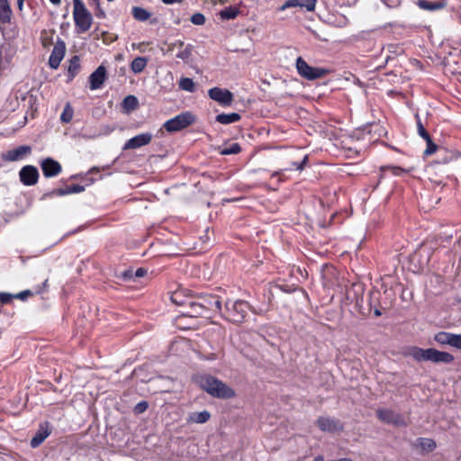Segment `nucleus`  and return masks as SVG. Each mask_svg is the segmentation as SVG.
<instances>
[{"mask_svg": "<svg viewBox=\"0 0 461 461\" xmlns=\"http://www.w3.org/2000/svg\"><path fill=\"white\" fill-rule=\"evenodd\" d=\"M197 383L210 395L219 399H230L235 396V391L218 378L203 375L197 376Z\"/></svg>", "mask_w": 461, "mask_h": 461, "instance_id": "nucleus-1", "label": "nucleus"}, {"mask_svg": "<svg viewBox=\"0 0 461 461\" xmlns=\"http://www.w3.org/2000/svg\"><path fill=\"white\" fill-rule=\"evenodd\" d=\"M406 355L411 357L418 362L429 361L432 363L450 364L455 359L452 354L439 351L432 348L423 349L419 347H411L408 349Z\"/></svg>", "mask_w": 461, "mask_h": 461, "instance_id": "nucleus-2", "label": "nucleus"}, {"mask_svg": "<svg viewBox=\"0 0 461 461\" xmlns=\"http://www.w3.org/2000/svg\"><path fill=\"white\" fill-rule=\"evenodd\" d=\"M73 18L78 33L87 32L93 23V16L82 0H73Z\"/></svg>", "mask_w": 461, "mask_h": 461, "instance_id": "nucleus-3", "label": "nucleus"}, {"mask_svg": "<svg viewBox=\"0 0 461 461\" xmlns=\"http://www.w3.org/2000/svg\"><path fill=\"white\" fill-rule=\"evenodd\" d=\"M249 310V305L243 300H227L223 316L233 323H241Z\"/></svg>", "mask_w": 461, "mask_h": 461, "instance_id": "nucleus-4", "label": "nucleus"}, {"mask_svg": "<svg viewBox=\"0 0 461 461\" xmlns=\"http://www.w3.org/2000/svg\"><path fill=\"white\" fill-rule=\"evenodd\" d=\"M296 69L301 77L308 80L321 78L330 72L329 69L308 65L302 57L296 59Z\"/></svg>", "mask_w": 461, "mask_h": 461, "instance_id": "nucleus-5", "label": "nucleus"}, {"mask_svg": "<svg viewBox=\"0 0 461 461\" xmlns=\"http://www.w3.org/2000/svg\"><path fill=\"white\" fill-rule=\"evenodd\" d=\"M194 121L195 117L192 113L185 112L167 120L164 123V128L168 132H175L188 127L194 122Z\"/></svg>", "mask_w": 461, "mask_h": 461, "instance_id": "nucleus-6", "label": "nucleus"}, {"mask_svg": "<svg viewBox=\"0 0 461 461\" xmlns=\"http://www.w3.org/2000/svg\"><path fill=\"white\" fill-rule=\"evenodd\" d=\"M32 153V147L22 145L2 153V158L7 162H15L25 159Z\"/></svg>", "mask_w": 461, "mask_h": 461, "instance_id": "nucleus-7", "label": "nucleus"}, {"mask_svg": "<svg viewBox=\"0 0 461 461\" xmlns=\"http://www.w3.org/2000/svg\"><path fill=\"white\" fill-rule=\"evenodd\" d=\"M377 418L387 424H393L394 426L404 427L406 422L403 417L392 410L389 409H378L376 411Z\"/></svg>", "mask_w": 461, "mask_h": 461, "instance_id": "nucleus-8", "label": "nucleus"}, {"mask_svg": "<svg viewBox=\"0 0 461 461\" xmlns=\"http://www.w3.org/2000/svg\"><path fill=\"white\" fill-rule=\"evenodd\" d=\"M208 95L221 106H230L233 102V94L226 88L212 87L209 89Z\"/></svg>", "mask_w": 461, "mask_h": 461, "instance_id": "nucleus-9", "label": "nucleus"}, {"mask_svg": "<svg viewBox=\"0 0 461 461\" xmlns=\"http://www.w3.org/2000/svg\"><path fill=\"white\" fill-rule=\"evenodd\" d=\"M39 171L36 167L26 165L19 171V178L23 185L26 186L34 185L39 180Z\"/></svg>", "mask_w": 461, "mask_h": 461, "instance_id": "nucleus-10", "label": "nucleus"}, {"mask_svg": "<svg viewBox=\"0 0 461 461\" xmlns=\"http://www.w3.org/2000/svg\"><path fill=\"white\" fill-rule=\"evenodd\" d=\"M65 52L66 44L61 39H59L49 58V66L53 69H57L65 56Z\"/></svg>", "mask_w": 461, "mask_h": 461, "instance_id": "nucleus-11", "label": "nucleus"}, {"mask_svg": "<svg viewBox=\"0 0 461 461\" xmlns=\"http://www.w3.org/2000/svg\"><path fill=\"white\" fill-rule=\"evenodd\" d=\"M198 299L200 301V306H202L205 313L209 312H221V303L217 295L205 294Z\"/></svg>", "mask_w": 461, "mask_h": 461, "instance_id": "nucleus-12", "label": "nucleus"}, {"mask_svg": "<svg viewBox=\"0 0 461 461\" xmlns=\"http://www.w3.org/2000/svg\"><path fill=\"white\" fill-rule=\"evenodd\" d=\"M153 138L152 133L143 132L128 140L123 145V150L135 149L150 143Z\"/></svg>", "mask_w": 461, "mask_h": 461, "instance_id": "nucleus-13", "label": "nucleus"}, {"mask_svg": "<svg viewBox=\"0 0 461 461\" xmlns=\"http://www.w3.org/2000/svg\"><path fill=\"white\" fill-rule=\"evenodd\" d=\"M41 167L45 177H54L60 174L62 167L57 160L47 158L41 160Z\"/></svg>", "mask_w": 461, "mask_h": 461, "instance_id": "nucleus-14", "label": "nucleus"}, {"mask_svg": "<svg viewBox=\"0 0 461 461\" xmlns=\"http://www.w3.org/2000/svg\"><path fill=\"white\" fill-rule=\"evenodd\" d=\"M317 425L321 430L325 432H335L343 429V425L339 420L330 417H320L317 420Z\"/></svg>", "mask_w": 461, "mask_h": 461, "instance_id": "nucleus-15", "label": "nucleus"}, {"mask_svg": "<svg viewBox=\"0 0 461 461\" xmlns=\"http://www.w3.org/2000/svg\"><path fill=\"white\" fill-rule=\"evenodd\" d=\"M106 79V68L99 66L89 77V87L91 90L99 89Z\"/></svg>", "mask_w": 461, "mask_h": 461, "instance_id": "nucleus-16", "label": "nucleus"}, {"mask_svg": "<svg viewBox=\"0 0 461 461\" xmlns=\"http://www.w3.org/2000/svg\"><path fill=\"white\" fill-rule=\"evenodd\" d=\"M317 0H287L279 7V11H285L291 7L304 8L308 12H312L315 9Z\"/></svg>", "mask_w": 461, "mask_h": 461, "instance_id": "nucleus-17", "label": "nucleus"}, {"mask_svg": "<svg viewBox=\"0 0 461 461\" xmlns=\"http://www.w3.org/2000/svg\"><path fill=\"white\" fill-rule=\"evenodd\" d=\"M50 434V430L49 429V423L45 422L40 425L38 431L32 438L30 445L32 447H38Z\"/></svg>", "mask_w": 461, "mask_h": 461, "instance_id": "nucleus-18", "label": "nucleus"}, {"mask_svg": "<svg viewBox=\"0 0 461 461\" xmlns=\"http://www.w3.org/2000/svg\"><path fill=\"white\" fill-rule=\"evenodd\" d=\"M455 333L439 331L434 336V340L439 345H447L453 348Z\"/></svg>", "mask_w": 461, "mask_h": 461, "instance_id": "nucleus-19", "label": "nucleus"}, {"mask_svg": "<svg viewBox=\"0 0 461 461\" xmlns=\"http://www.w3.org/2000/svg\"><path fill=\"white\" fill-rule=\"evenodd\" d=\"M85 190V187L81 185L75 184L70 186H67L65 188H58L51 192L52 194H56L59 196H64L70 194H79Z\"/></svg>", "mask_w": 461, "mask_h": 461, "instance_id": "nucleus-20", "label": "nucleus"}, {"mask_svg": "<svg viewBox=\"0 0 461 461\" xmlns=\"http://www.w3.org/2000/svg\"><path fill=\"white\" fill-rule=\"evenodd\" d=\"M13 53L9 46L2 45L0 47V69L6 68L12 59Z\"/></svg>", "mask_w": 461, "mask_h": 461, "instance_id": "nucleus-21", "label": "nucleus"}, {"mask_svg": "<svg viewBox=\"0 0 461 461\" xmlns=\"http://www.w3.org/2000/svg\"><path fill=\"white\" fill-rule=\"evenodd\" d=\"M241 116L238 113H220L216 115L215 120L217 122L221 124H230L237 122L240 120Z\"/></svg>", "mask_w": 461, "mask_h": 461, "instance_id": "nucleus-22", "label": "nucleus"}, {"mask_svg": "<svg viewBox=\"0 0 461 461\" xmlns=\"http://www.w3.org/2000/svg\"><path fill=\"white\" fill-rule=\"evenodd\" d=\"M417 5L422 9L427 11H437L441 10L445 7V4L442 2H429L426 0H418Z\"/></svg>", "mask_w": 461, "mask_h": 461, "instance_id": "nucleus-23", "label": "nucleus"}, {"mask_svg": "<svg viewBox=\"0 0 461 461\" xmlns=\"http://www.w3.org/2000/svg\"><path fill=\"white\" fill-rule=\"evenodd\" d=\"M148 59L145 57H137L131 63V69L135 74L141 73L148 64Z\"/></svg>", "mask_w": 461, "mask_h": 461, "instance_id": "nucleus-24", "label": "nucleus"}, {"mask_svg": "<svg viewBox=\"0 0 461 461\" xmlns=\"http://www.w3.org/2000/svg\"><path fill=\"white\" fill-rule=\"evenodd\" d=\"M416 446L424 452H431L437 447L436 442L433 439L426 438H419L416 440Z\"/></svg>", "mask_w": 461, "mask_h": 461, "instance_id": "nucleus-25", "label": "nucleus"}, {"mask_svg": "<svg viewBox=\"0 0 461 461\" xmlns=\"http://www.w3.org/2000/svg\"><path fill=\"white\" fill-rule=\"evenodd\" d=\"M186 306H189L190 308V312L187 313L191 316L197 317L205 314L203 309L200 306V301L198 298L195 301L187 299Z\"/></svg>", "mask_w": 461, "mask_h": 461, "instance_id": "nucleus-26", "label": "nucleus"}, {"mask_svg": "<svg viewBox=\"0 0 461 461\" xmlns=\"http://www.w3.org/2000/svg\"><path fill=\"white\" fill-rule=\"evenodd\" d=\"M80 69V60L77 56H73L69 60L68 68V80H72Z\"/></svg>", "mask_w": 461, "mask_h": 461, "instance_id": "nucleus-27", "label": "nucleus"}, {"mask_svg": "<svg viewBox=\"0 0 461 461\" xmlns=\"http://www.w3.org/2000/svg\"><path fill=\"white\" fill-rule=\"evenodd\" d=\"M131 14L133 18L139 22H146L151 16V14L148 10L139 6L132 7Z\"/></svg>", "mask_w": 461, "mask_h": 461, "instance_id": "nucleus-28", "label": "nucleus"}, {"mask_svg": "<svg viewBox=\"0 0 461 461\" xmlns=\"http://www.w3.org/2000/svg\"><path fill=\"white\" fill-rule=\"evenodd\" d=\"M211 418V414L208 411H203L200 412H193L189 416V420L194 423L202 424L208 421Z\"/></svg>", "mask_w": 461, "mask_h": 461, "instance_id": "nucleus-29", "label": "nucleus"}, {"mask_svg": "<svg viewBox=\"0 0 461 461\" xmlns=\"http://www.w3.org/2000/svg\"><path fill=\"white\" fill-rule=\"evenodd\" d=\"M178 86L181 90L189 93H194L196 89L194 80L189 77H181L178 83Z\"/></svg>", "mask_w": 461, "mask_h": 461, "instance_id": "nucleus-30", "label": "nucleus"}, {"mask_svg": "<svg viewBox=\"0 0 461 461\" xmlns=\"http://www.w3.org/2000/svg\"><path fill=\"white\" fill-rule=\"evenodd\" d=\"M139 102L134 95H127L122 101V107L127 112L135 110L138 107Z\"/></svg>", "mask_w": 461, "mask_h": 461, "instance_id": "nucleus-31", "label": "nucleus"}, {"mask_svg": "<svg viewBox=\"0 0 461 461\" xmlns=\"http://www.w3.org/2000/svg\"><path fill=\"white\" fill-rule=\"evenodd\" d=\"M239 11L236 7H226L220 12L221 18L223 20H230L236 18Z\"/></svg>", "mask_w": 461, "mask_h": 461, "instance_id": "nucleus-32", "label": "nucleus"}, {"mask_svg": "<svg viewBox=\"0 0 461 461\" xmlns=\"http://www.w3.org/2000/svg\"><path fill=\"white\" fill-rule=\"evenodd\" d=\"M73 108L68 104L60 115L61 122L66 123L69 122L73 118Z\"/></svg>", "mask_w": 461, "mask_h": 461, "instance_id": "nucleus-33", "label": "nucleus"}, {"mask_svg": "<svg viewBox=\"0 0 461 461\" xmlns=\"http://www.w3.org/2000/svg\"><path fill=\"white\" fill-rule=\"evenodd\" d=\"M241 150V148L240 144L238 143H231L229 147H225L222 149L220 153L221 155H232V154H238Z\"/></svg>", "mask_w": 461, "mask_h": 461, "instance_id": "nucleus-34", "label": "nucleus"}, {"mask_svg": "<svg viewBox=\"0 0 461 461\" xmlns=\"http://www.w3.org/2000/svg\"><path fill=\"white\" fill-rule=\"evenodd\" d=\"M192 54V46L187 45L185 49L177 52L176 58L185 62H188Z\"/></svg>", "mask_w": 461, "mask_h": 461, "instance_id": "nucleus-35", "label": "nucleus"}, {"mask_svg": "<svg viewBox=\"0 0 461 461\" xmlns=\"http://www.w3.org/2000/svg\"><path fill=\"white\" fill-rule=\"evenodd\" d=\"M416 119H417V130H418V134L424 140H429V134L428 133V131L425 130L422 122H421V120L420 118V116L417 114L416 115Z\"/></svg>", "mask_w": 461, "mask_h": 461, "instance_id": "nucleus-36", "label": "nucleus"}, {"mask_svg": "<svg viewBox=\"0 0 461 461\" xmlns=\"http://www.w3.org/2000/svg\"><path fill=\"white\" fill-rule=\"evenodd\" d=\"M190 21L195 25H203L205 23V17L203 14L196 13L191 16Z\"/></svg>", "mask_w": 461, "mask_h": 461, "instance_id": "nucleus-37", "label": "nucleus"}, {"mask_svg": "<svg viewBox=\"0 0 461 461\" xmlns=\"http://www.w3.org/2000/svg\"><path fill=\"white\" fill-rule=\"evenodd\" d=\"M171 301L176 305H186L187 304V299H185V300L181 299V292L173 293L171 295Z\"/></svg>", "mask_w": 461, "mask_h": 461, "instance_id": "nucleus-38", "label": "nucleus"}, {"mask_svg": "<svg viewBox=\"0 0 461 461\" xmlns=\"http://www.w3.org/2000/svg\"><path fill=\"white\" fill-rule=\"evenodd\" d=\"M148 407H149L148 402L146 401H141L135 405L133 411L136 414H140V413H143L144 411H146Z\"/></svg>", "mask_w": 461, "mask_h": 461, "instance_id": "nucleus-39", "label": "nucleus"}, {"mask_svg": "<svg viewBox=\"0 0 461 461\" xmlns=\"http://www.w3.org/2000/svg\"><path fill=\"white\" fill-rule=\"evenodd\" d=\"M15 298V294L9 293H0V302L3 304H7L11 303V301Z\"/></svg>", "mask_w": 461, "mask_h": 461, "instance_id": "nucleus-40", "label": "nucleus"}, {"mask_svg": "<svg viewBox=\"0 0 461 461\" xmlns=\"http://www.w3.org/2000/svg\"><path fill=\"white\" fill-rule=\"evenodd\" d=\"M427 143V148L424 151L425 155H431L433 154L437 149V145L433 143L431 138H429V140H425Z\"/></svg>", "mask_w": 461, "mask_h": 461, "instance_id": "nucleus-41", "label": "nucleus"}, {"mask_svg": "<svg viewBox=\"0 0 461 461\" xmlns=\"http://www.w3.org/2000/svg\"><path fill=\"white\" fill-rule=\"evenodd\" d=\"M32 295V292L31 290H24L15 294L16 299H20L24 301L29 296Z\"/></svg>", "mask_w": 461, "mask_h": 461, "instance_id": "nucleus-42", "label": "nucleus"}, {"mask_svg": "<svg viewBox=\"0 0 461 461\" xmlns=\"http://www.w3.org/2000/svg\"><path fill=\"white\" fill-rule=\"evenodd\" d=\"M391 173L394 176H401L402 174L405 173L406 170L400 167H387Z\"/></svg>", "mask_w": 461, "mask_h": 461, "instance_id": "nucleus-43", "label": "nucleus"}, {"mask_svg": "<svg viewBox=\"0 0 461 461\" xmlns=\"http://www.w3.org/2000/svg\"><path fill=\"white\" fill-rule=\"evenodd\" d=\"M453 348L461 349V334H455Z\"/></svg>", "mask_w": 461, "mask_h": 461, "instance_id": "nucleus-44", "label": "nucleus"}, {"mask_svg": "<svg viewBox=\"0 0 461 461\" xmlns=\"http://www.w3.org/2000/svg\"><path fill=\"white\" fill-rule=\"evenodd\" d=\"M147 269L140 267L135 271L134 276L135 277H142L147 274Z\"/></svg>", "mask_w": 461, "mask_h": 461, "instance_id": "nucleus-45", "label": "nucleus"}, {"mask_svg": "<svg viewBox=\"0 0 461 461\" xmlns=\"http://www.w3.org/2000/svg\"><path fill=\"white\" fill-rule=\"evenodd\" d=\"M307 159H308V157L304 156V158L301 163H294V166L296 167V169L302 170L303 168L304 164L306 163Z\"/></svg>", "mask_w": 461, "mask_h": 461, "instance_id": "nucleus-46", "label": "nucleus"}, {"mask_svg": "<svg viewBox=\"0 0 461 461\" xmlns=\"http://www.w3.org/2000/svg\"><path fill=\"white\" fill-rule=\"evenodd\" d=\"M163 4L165 5H173V4H180L182 3L184 0H161Z\"/></svg>", "mask_w": 461, "mask_h": 461, "instance_id": "nucleus-47", "label": "nucleus"}, {"mask_svg": "<svg viewBox=\"0 0 461 461\" xmlns=\"http://www.w3.org/2000/svg\"><path fill=\"white\" fill-rule=\"evenodd\" d=\"M95 15L99 18L104 17V12L102 10V8L99 6V8L96 7Z\"/></svg>", "mask_w": 461, "mask_h": 461, "instance_id": "nucleus-48", "label": "nucleus"}, {"mask_svg": "<svg viewBox=\"0 0 461 461\" xmlns=\"http://www.w3.org/2000/svg\"><path fill=\"white\" fill-rule=\"evenodd\" d=\"M47 283H48V280L46 279V280L43 282V284H42L41 287H40V288L36 291V293H37V294H41V293L43 291V289H45V288H46V286H47Z\"/></svg>", "mask_w": 461, "mask_h": 461, "instance_id": "nucleus-49", "label": "nucleus"}, {"mask_svg": "<svg viewBox=\"0 0 461 461\" xmlns=\"http://www.w3.org/2000/svg\"><path fill=\"white\" fill-rule=\"evenodd\" d=\"M88 2L90 5H95V7L99 8V5H100L99 0H88Z\"/></svg>", "mask_w": 461, "mask_h": 461, "instance_id": "nucleus-50", "label": "nucleus"}, {"mask_svg": "<svg viewBox=\"0 0 461 461\" xmlns=\"http://www.w3.org/2000/svg\"><path fill=\"white\" fill-rule=\"evenodd\" d=\"M313 461H324V457L322 456H317L314 457Z\"/></svg>", "mask_w": 461, "mask_h": 461, "instance_id": "nucleus-51", "label": "nucleus"}, {"mask_svg": "<svg viewBox=\"0 0 461 461\" xmlns=\"http://www.w3.org/2000/svg\"><path fill=\"white\" fill-rule=\"evenodd\" d=\"M61 0H50V2L53 5H59Z\"/></svg>", "mask_w": 461, "mask_h": 461, "instance_id": "nucleus-52", "label": "nucleus"}, {"mask_svg": "<svg viewBox=\"0 0 461 461\" xmlns=\"http://www.w3.org/2000/svg\"><path fill=\"white\" fill-rule=\"evenodd\" d=\"M24 0H17V4L20 9H22Z\"/></svg>", "mask_w": 461, "mask_h": 461, "instance_id": "nucleus-53", "label": "nucleus"}, {"mask_svg": "<svg viewBox=\"0 0 461 461\" xmlns=\"http://www.w3.org/2000/svg\"><path fill=\"white\" fill-rule=\"evenodd\" d=\"M28 99H29V103L32 104V102L33 100V96L32 95H29Z\"/></svg>", "mask_w": 461, "mask_h": 461, "instance_id": "nucleus-54", "label": "nucleus"}, {"mask_svg": "<svg viewBox=\"0 0 461 461\" xmlns=\"http://www.w3.org/2000/svg\"><path fill=\"white\" fill-rule=\"evenodd\" d=\"M375 315H377V316H379V315H381V312H380V311H379V310H375Z\"/></svg>", "mask_w": 461, "mask_h": 461, "instance_id": "nucleus-55", "label": "nucleus"}, {"mask_svg": "<svg viewBox=\"0 0 461 461\" xmlns=\"http://www.w3.org/2000/svg\"><path fill=\"white\" fill-rule=\"evenodd\" d=\"M277 176L276 172L272 175V176Z\"/></svg>", "mask_w": 461, "mask_h": 461, "instance_id": "nucleus-56", "label": "nucleus"}]
</instances>
